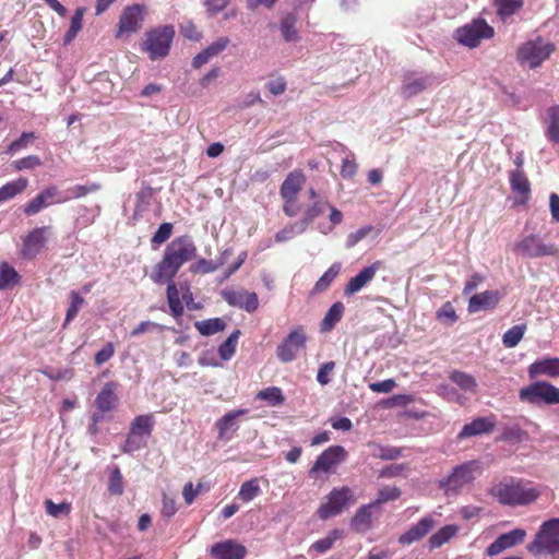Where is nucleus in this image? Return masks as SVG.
Here are the masks:
<instances>
[{
  "label": "nucleus",
  "instance_id": "nucleus-27",
  "mask_svg": "<svg viewBox=\"0 0 559 559\" xmlns=\"http://www.w3.org/2000/svg\"><path fill=\"white\" fill-rule=\"evenodd\" d=\"M246 409H236L225 414L216 421L218 439L228 440L231 435L238 429L237 418L245 415Z\"/></svg>",
  "mask_w": 559,
  "mask_h": 559
},
{
  "label": "nucleus",
  "instance_id": "nucleus-47",
  "mask_svg": "<svg viewBox=\"0 0 559 559\" xmlns=\"http://www.w3.org/2000/svg\"><path fill=\"white\" fill-rule=\"evenodd\" d=\"M85 300L76 290L70 292V305L67 309L63 328H66L79 313Z\"/></svg>",
  "mask_w": 559,
  "mask_h": 559
},
{
  "label": "nucleus",
  "instance_id": "nucleus-43",
  "mask_svg": "<svg viewBox=\"0 0 559 559\" xmlns=\"http://www.w3.org/2000/svg\"><path fill=\"white\" fill-rule=\"evenodd\" d=\"M450 380L457 384L462 390L475 392L477 388L476 379L466 372L454 370L449 376Z\"/></svg>",
  "mask_w": 559,
  "mask_h": 559
},
{
  "label": "nucleus",
  "instance_id": "nucleus-54",
  "mask_svg": "<svg viewBox=\"0 0 559 559\" xmlns=\"http://www.w3.org/2000/svg\"><path fill=\"white\" fill-rule=\"evenodd\" d=\"M108 491L111 495L120 496L123 492V479L119 467H115L109 476Z\"/></svg>",
  "mask_w": 559,
  "mask_h": 559
},
{
  "label": "nucleus",
  "instance_id": "nucleus-2",
  "mask_svg": "<svg viewBox=\"0 0 559 559\" xmlns=\"http://www.w3.org/2000/svg\"><path fill=\"white\" fill-rule=\"evenodd\" d=\"M490 496L503 506H526L536 501L540 491L522 480L501 481L489 489Z\"/></svg>",
  "mask_w": 559,
  "mask_h": 559
},
{
  "label": "nucleus",
  "instance_id": "nucleus-42",
  "mask_svg": "<svg viewBox=\"0 0 559 559\" xmlns=\"http://www.w3.org/2000/svg\"><path fill=\"white\" fill-rule=\"evenodd\" d=\"M547 114L549 117V123L546 136L549 141L559 144V105L549 107Z\"/></svg>",
  "mask_w": 559,
  "mask_h": 559
},
{
  "label": "nucleus",
  "instance_id": "nucleus-45",
  "mask_svg": "<svg viewBox=\"0 0 559 559\" xmlns=\"http://www.w3.org/2000/svg\"><path fill=\"white\" fill-rule=\"evenodd\" d=\"M526 324H516L509 329L502 336V344L507 348L515 347L523 338Z\"/></svg>",
  "mask_w": 559,
  "mask_h": 559
},
{
  "label": "nucleus",
  "instance_id": "nucleus-63",
  "mask_svg": "<svg viewBox=\"0 0 559 559\" xmlns=\"http://www.w3.org/2000/svg\"><path fill=\"white\" fill-rule=\"evenodd\" d=\"M229 44L228 37H219L217 40L213 41L210 46H207L204 51L207 53L210 58H213L214 56H217L223 50L226 49V47Z\"/></svg>",
  "mask_w": 559,
  "mask_h": 559
},
{
  "label": "nucleus",
  "instance_id": "nucleus-39",
  "mask_svg": "<svg viewBox=\"0 0 559 559\" xmlns=\"http://www.w3.org/2000/svg\"><path fill=\"white\" fill-rule=\"evenodd\" d=\"M329 206L328 202L317 201L310 205L304 213L300 224V233L304 231L317 217L322 215Z\"/></svg>",
  "mask_w": 559,
  "mask_h": 559
},
{
  "label": "nucleus",
  "instance_id": "nucleus-52",
  "mask_svg": "<svg viewBox=\"0 0 559 559\" xmlns=\"http://www.w3.org/2000/svg\"><path fill=\"white\" fill-rule=\"evenodd\" d=\"M401 489L399 487H383L379 490L378 492V497L374 501H372L371 503L374 506V507H379L385 502H389V501H393V500H396L401 497Z\"/></svg>",
  "mask_w": 559,
  "mask_h": 559
},
{
  "label": "nucleus",
  "instance_id": "nucleus-57",
  "mask_svg": "<svg viewBox=\"0 0 559 559\" xmlns=\"http://www.w3.org/2000/svg\"><path fill=\"white\" fill-rule=\"evenodd\" d=\"M41 165V160L36 155H28L13 162L15 170L21 171L25 169H34Z\"/></svg>",
  "mask_w": 559,
  "mask_h": 559
},
{
  "label": "nucleus",
  "instance_id": "nucleus-35",
  "mask_svg": "<svg viewBox=\"0 0 559 559\" xmlns=\"http://www.w3.org/2000/svg\"><path fill=\"white\" fill-rule=\"evenodd\" d=\"M28 186V180L20 177L16 180L10 181L0 188V203H3L15 195L22 193Z\"/></svg>",
  "mask_w": 559,
  "mask_h": 559
},
{
  "label": "nucleus",
  "instance_id": "nucleus-28",
  "mask_svg": "<svg viewBox=\"0 0 559 559\" xmlns=\"http://www.w3.org/2000/svg\"><path fill=\"white\" fill-rule=\"evenodd\" d=\"M376 508L371 502L360 507L350 521L352 528L357 533H366L372 526V512Z\"/></svg>",
  "mask_w": 559,
  "mask_h": 559
},
{
  "label": "nucleus",
  "instance_id": "nucleus-21",
  "mask_svg": "<svg viewBox=\"0 0 559 559\" xmlns=\"http://www.w3.org/2000/svg\"><path fill=\"white\" fill-rule=\"evenodd\" d=\"M510 187L518 195L516 203L525 205L531 199V183L523 169H514L509 173Z\"/></svg>",
  "mask_w": 559,
  "mask_h": 559
},
{
  "label": "nucleus",
  "instance_id": "nucleus-1",
  "mask_svg": "<svg viewBox=\"0 0 559 559\" xmlns=\"http://www.w3.org/2000/svg\"><path fill=\"white\" fill-rule=\"evenodd\" d=\"M197 246L189 235L179 236L167 245L162 260L154 266L150 277L156 284L167 283L166 297L170 314L175 319L183 316L180 290L174 278L180 267L197 255Z\"/></svg>",
  "mask_w": 559,
  "mask_h": 559
},
{
  "label": "nucleus",
  "instance_id": "nucleus-13",
  "mask_svg": "<svg viewBox=\"0 0 559 559\" xmlns=\"http://www.w3.org/2000/svg\"><path fill=\"white\" fill-rule=\"evenodd\" d=\"M48 229L46 226L36 227L22 238L21 254L24 259L33 260L41 252L47 241Z\"/></svg>",
  "mask_w": 559,
  "mask_h": 559
},
{
  "label": "nucleus",
  "instance_id": "nucleus-41",
  "mask_svg": "<svg viewBox=\"0 0 559 559\" xmlns=\"http://www.w3.org/2000/svg\"><path fill=\"white\" fill-rule=\"evenodd\" d=\"M342 537H343V531L337 530V528L332 530L328 534V536L313 543L310 547V551L314 550L318 554H324V552L329 551L333 547L334 543L336 540L341 539Z\"/></svg>",
  "mask_w": 559,
  "mask_h": 559
},
{
  "label": "nucleus",
  "instance_id": "nucleus-48",
  "mask_svg": "<svg viewBox=\"0 0 559 559\" xmlns=\"http://www.w3.org/2000/svg\"><path fill=\"white\" fill-rule=\"evenodd\" d=\"M261 489L259 486L258 478H252L250 480L245 481L239 489L238 498L243 502H249L253 500L259 493Z\"/></svg>",
  "mask_w": 559,
  "mask_h": 559
},
{
  "label": "nucleus",
  "instance_id": "nucleus-60",
  "mask_svg": "<svg viewBox=\"0 0 559 559\" xmlns=\"http://www.w3.org/2000/svg\"><path fill=\"white\" fill-rule=\"evenodd\" d=\"M146 441L142 438L133 435L131 431H129L127 440L122 447V452L124 453H132L134 451L140 450L141 448L145 447Z\"/></svg>",
  "mask_w": 559,
  "mask_h": 559
},
{
  "label": "nucleus",
  "instance_id": "nucleus-23",
  "mask_svg": "<svg viewBox=\"0 0 559 559\" xmlns=\"http://www.w3.org/2000/svg\"><path fill=\"white\" fill-rule=\"evenodd\" d=\"M118 384L114 381L105 383L102 388L100 392L97 394L95 399V405L97 409L100 412V416L94 414V421H98L104 413L110 412L115 408L118 397L116 395Z\"/></svg>",
  "mask_w": 559,
  "mask_h": 559
},
{
  "label": "nucleus",
  "instance_id": "nucleus-14",
  "mask_svg": "<svg viewBox=\"0 0 559 559\" xmlns=\"http://www.w3.org/2000/svg\"><path fill=\"white\" fill-rule=\"evenodd\" d=\"M436 78L432 74H419L417 72H407L404 75L401 93L404 97L411 98L426 91L436 84Z\"/></svg>",
  "mask_w": 559,
  "mask_h": 559
},
{
  "label": "nucleus",
  "instance_id": "nucleus-49",
  "mask_svg": "<svg viewBox=\"0 0 559 559\" xmlns=\"http://www.w3.org/2000/svg\"><path fill=\"white\" fill-rule=\"evenodd\" d=\"M257 399L266 401L271 406H277L284 403V395L280 388L271 386L264 390H261L257 394Z\"/></svg>",
  "mask_w": 559,
  "mask_h": 559
},
{
  "label": "nucleus",
  "instance_id": "nucleus-62",
  "mask_svg": "<svg viewBox=\"0 0 559 559\" xmlns=\"http://www.w3.org/2000/svg\"><path fill=\"white\" fill-rule=\"evenodd\" d=\"M115 355V346L111 342H108L102 349H99L95 356L94 361L96 366H102L107 362Z\"/></svg>",
  "mask_w": 559,
  "mask_h": 559
},
{
  "label": "nucleus",
  "instance_id": "nucleus-15",
  "mask_svg": "<svg viewBox=\"0 0 559 559\" xmlns=\"http://www.w3.org/2000/svg\"><path fill=\"white\" fill-rule=\"evenodd\" d=\"M223 299L231 307H237L247 312H254L259 308L258 295L245 289H224Z\"/></svg>",
  "mask_w": 559,
  "mask_h": 559
},
{
  "label": "nucleus",
  "instance_id": "nucleus-61",
  "mask_svg": "<svg viewBox=\"0 0 559 559\" xmlns=\"http://www.w3.org/2000/svg\"><path fill=\"white\" fill-rule=\"evenodd\" d=\"M335 369V362L333 360L322 364L317 373V381L321 385H326L331 382V373Z\"/></svg>",
  "mask_w": 559,
  "mask_h": 559
},
{
  "label": "nucleus",
  "instance_id": "nucleus-26",
  "mask_svg": "<svg viewBox=\"0 0 559 559\" xmlns=\"http://www.w3.org/2000/svg\"><path fill=\"white\" fill-rule=\"evenodd\" d=\"M305 181L306 177L301 170L298 169L289 173L280 189L282 199H297Z\"/></svg>",
  "mask_w": 559,
  "mask_h": 559
},
{
  "label": "nucleus",
  "instance_id": "nucleus-29",
  "mask_svg": "<svg viewBox=\"0 0 559 559\" xmlns=\"http://www.w3.org/2000/svg\"><path fill=\"white\" fill-rule=\"evenodd\" d=\"M233 251L226 249L216 260H206L202 258L190 266V271L194 274L212 273L223 266Z\"/></svg>",
  "mask_w": 559,
  "mask_h": 559
},
{
  "label": "nucleus",
  "instance_id": "nucleus-64",
  "mask_svg": "<svg viewBox=\"0 0 559 559\" xmlns=\"http://www.w3.org/2000/svg\"><path fill=\"white\" fill-rule=\"evenodd\" d=\"M526 436L525 431H523L519 426L504 428L501 433V440L504 441H521Z\"/></svg>",
  "mask_w": 559,
  "mask_h": 559
},
{
  "label": "nucleus",
  "instance_id": "nucleus-9",
  "mask_svg": "<svg viewBox=\"0 0 559 559\" xmlns=\"http://www.w3.org/2000/svg\"><path fill=\"white\" fill-rule=\"evenodd\" d=\"M307 334L302 325H296L276 347V357L282 362H290L306 348Z\"/></svg>",
  "mask_w": 559,
  "mask_h": 559
},
{
  "label": "nucleus",
  "instance_id": "nucleus-30",
  "mask_svg": "<svg viewBox=\"0 0 559 559\" xmlns=\"http://www.w3.org/2000/svg\"><path fill=\"white\" fill-rule=\"evenodd\" d=\"M154 424L153 414L139 415L132 420L129 431L146 441L152 435Z\"/></svg>",
  "mask_w": 559,
  "mask_h": 559
},
{
  "label": "nucleus",
  "instance_id": "nucleus-38",
  "mask_svg": "<svg viewBox=\"0 0 559 559\" xmlns=\"http://www.w3.org/2000/svg\"><path fill=\"white\" fill-rule=\"evenodd\" d=\"M341 272V263H333L324 274L317 281L312 288V294H319L326 290Z\"/></svg>",
  "mask_w": 559,
  "mask_h": 559
},
{
  "label": "nucleus",
  "instance_id": "nucleus-36",
  "mask_svg": "<svg viewBox=\"0 0 559 559\" xmlns=\"http://www.w3.org/2000/svg\"><path fill=\"white\" fill-rule=\"evenodd\" d=\"M86 12L84 7H80L75 10L73 16L71 17L70 27L63 36V45H70L74 38L78 36L79 32L83 27V17Z\"/></svg>",
  "mask_w": 559,
  "mask_h": 559
},
{
  "label": "nucleus",
  "instance_id": "nucleus-59",
  "mask_svg": "<svg viewBox=\"0 0 559 559\" xmlns=\"http://www.w3.org/2000/svg\"><path fill=\"white\" fill-rule=\"evenodd\" d=\"M180 290L182 292L180 301L182 305L185 304L189 310H200L202 308L200 302H194L193 293L188 284H182Z\"/></svg>",
  "mask_w": 559,
  "mask_h": 559
},
{
  "label": "nucleus",
  "instance_id": "nucleus-44",
  "mask_svg": "<svg viewBox=\"0 0 559 559\" xmlns=\"http://www.w3.org/2000/svg\"><path fill=\"white\" fill-rule=\"evenodd\" d=\"M154 191L150 186L142 187L135 194L134 215H141L151 204Z\"/></svg>",
  "mask_w": 559,
  "mask_h": 559
},
{
  "label": "nucleus",
  "instance_id": "nucleus-34",
  "mask_svg": "<svg viewBox=\"0 0 559 559\" xmlns=\"http://www.w3.org/2000/svg\"><path fill=\"white\" fill-rule=\"evenodd\" d=\"M227 323L222 318L206 319L202 321H195L194 328L203 336H211L226 329Z\"/></svg>",
  "mask_w": 559,
  "mask_h": 559
},
{
  "label": "nucleus",
  "instance_id": "nucleus-6",
  "mask_svg": "<svg viewBox=\"0 0 559 559\" xmlns=\"http://www.w3.org/2000/svg\"><path fill=\"white\" fill-rule=\"evenodd\" d=\"M519 397L522 402L533 405H555L559 404V389L549 382L536 381L522 388Z\"/></svg>",
  "mask_w": 559,
  "mask_h": 559
},
{
  "label": "nucleus",
  "instance_id": "nucleus-31",
  "mask_svg": "<svg viewBox=\"0 0 559 559\" xmlns=\"http://www.w3.org/2000/svg\"><path fill=\"white\" fill-rule=\"evenodd\" d=\"M528 374L534 378L539 374H546L549 377L559 376V358H547L535 361L528 368Z\"/></svg>",
  "mask_w": 559,
  "mask_h": 559
},
{
  "label": "nucleus",
  "instance_id": "nucleus-40",
  "mask_svg": "<svg viewBox=\"0 0 559 559\" xmlns=\"http://www.w3.org/2000/svg\"><path fill=\"white\" fill-rule=\"evenodd\" d=\"M240 330H235L219 346L218 355L223 360H229L236 353Z\"/></svg>",
  "mask_w": 559,
  "mask_h": 559
},
{
  "label": "nucleus",
  "instance_id": "nucleus-3",
  "mask_svg": "<svg viewBox=\"0 0 559 559\" xmlns=\"http://www.w3.org/2000/svg\"><path fill=\"white\" fill-rule=\"evenodd\" d=\"M481 464L479 461L473 460L456 465L450 475L442 478L438 483L439 489L443 490L444 495L456 496L461 490L468 485H472L476 476L481 473Z\"/></svg>",
  "mask_w": 559,
  "mask_h": 559
},
{
  "label": "nucleus",
  "instance_id": "nucleus-19",
  "mask_svg": "<svg viewBox=\"0 0 559 559\" xmlns=\"http://www.w3.org/2000/svg\"><path fill=\"white\" fill-rule=\"evenodd\" d=\"M210 555L214 559H243L247 548L235 539H226L212 545Z\"/></svg>",
  "mask_w": 559,
  "mask_h": 559
},
{
  "label": "nucleus",
  "instance_id": "nucleus-7",
  "mask_svg": "<svg viewBox=\"0 0 559 559\" xmlns=\"http://www.w3.org/2000/svg\"><path fill=\"white\" fill-rule=\"evenodd\" d=\"M555 49L556 47L552 43H545L539 37L536 40H530L520 47L518 51V60L534 69L547 60Z\"/></svg>",
  "mask_w": 559,
  "mask_h": 559
},
{
  "label": "nucleus",
  "instance_id": "nucleus-58",
  "mask_svg": "<svg viewBox=\"0 0 559 559\" xmlns=\"http://www.w3.org/2000/svg\"><path fill=\"white\" fill-rule=\"evenodd\" d=\"M174 226L171 223H163L157 231L153 235L151 241L153 245H162L167 241L173 234Z\"/></svg>",
  "mask_w": 559,
  "mask_h": 559
},
{
  "label": "nucleus",
  "instance_id": "nucleus-8",
  "mask_svg": "<svg viewBox=\"0 0 559 559\" xmlns=\"http://www.w3.org/2000/svg\"><path fill=\"white\" fill-rule=\"evenodd\" d=\"M493 35V28L483 19L473 20L455 31L456 40L469 48L477 47L481 39H490Z\"/></svg>",
  "mask_w": 559,
  "mask_h": 559
},
{
  "label": "nucleus",
  "instance_id": "nucleus-17",
  "mask_svg": "<svg viewBox=\"0 0 559 559\" xmlns=\"http://www.w3.org/2000/svg\"><path fill=\"white\" fill-rule=\"evenodd\" d=\"M143 13L144 7L141 4L126 7L119 19L116 37L123 33H135L143 22Z\"/></svg>",
  "mask_w": 559,
  "mask_h": 559
},
{
  "label": "nucleus",
  "instance_id": "nucleus-22",
  "mask_svg": "<svg viewBox=\"0 0 559 559\" xmlns=\"http://www.w3.org/2000/svg\"><path fill=\"white\" fill-rule=\"evenodd\" d=\"M382 262L376 261L371 265L362 269L356 276L352 277L344 287V295L349 297L358 293L365 285L373 280L377 272L381 269Z\"/></svg>",
  "mask_w": 559,
  "mask_h": 559
},
{
  "label": "nucleus",
  "instance_id": "nucleus-10",
  "mask_svg": "<svg viewBox=\"0 0 559 559\" xmlns=\"http://www.w3.org/2000/svg\"><path fill=\"white\" fill-rule=\"evenodd\" d=\"M328 501L318 509V515L322 520L335 516L354 502L353 491L349 487L333 488L328 495Z\"/></svg>",
  "mask_w": 559,
  "mask_h": 559
},
{
  "label": "nucleus",
  "instance_id": "nucleus-51",
  "mask_svg": "<svg viewBox=\"0 0 559 559\" xmlns=\"http://www.w3.org/2000/svg\"><path fill=\"white\" fill-rule=\"evenodd\" d=\"M35 133L34 132H23L19 139L14 140L8 147L5 153L13 155L21 150H24L28 147L33 141L35 140Z\"/></svg>",
  "mask_w": 559,
  "mask_h": 559
},
{
  "label": "nucleus",
  "instance_id": "nucleus-53",
  "mask_svg": "<svg viewBox=\"0 0 559 559\" xmlns=\"http://www.w3.org/2000/svg\"><path fill=\"white\" fill-rule=\"evenodd\" d=\"M46 512L52 518H59L60 515L68 516L71 513L72 506L70 502L63 501L56 504L52 500L47 499L45 501Z\"/></svg>",
  "mask_w": 559,
  "mask_h": 559
},
{
  "label": "nucleus",
  "instance_id": "nucleus-18",
  "mask_svg": "<svg viewBox=\"0 0 559 559\" xmlns=\"http://www.w3.org/2000/svg\"><path fill=\"white\" fill-rule=\"evenodd\" d=\"M525 536L526 532L522 528H515L508 533L501 534L486 548V555L489 557L498 556L504 550L523 543Z\"/></svg>",
  "mask_w": 559,
  "mask_h": 559
},
{
  "label": "nucleus",
  "instance_id": "nucleus-24",
  "mask_svg": "<svg viewBox=\"0 0 559 559\" xmlns=\"http://www.w3.org/2000/svg\"><path fill=\"white\" fill-rule=\"evenodd\" d=\"M500 294L498 290H486L475 294L469 298L468 311L471 313L481 310L493 309L500 301Z\"/></svg>",
  "mask_w": 559,
  "mask_h": 559
},
{
  "label": "nucleus",
  "instance_id": "nucleus-5",
  "mask_svg": "<svg viewBox=\"0 0 559 559\" xmlns=\"http://www.w3.org/2000/svg\"><path fill=\"white\" fill-rule=\"evenodd\" d=\"M175 34V28L171 25L150 29L141 43V50L146 52L151 60L163 59L169 53Z\"/></svg>",
  "mask_w": 559,
  "mask_h": 559
},
{
  "label": "nucleus",
  "instance_id": "nucleus-56",
  "mask_svg": "<svg viewBox=\"0 0 559 559\" xmlns=\"http://www.w3.org/2000/svg\"><path fill=\"white\" fill-rule=\"evenodd\" d=\"M100 189L99 183H91V185H76L73 188L69 189L68 192L70 193V197L67 199H79L82 197H85L86 194L96 192Z\"/></svg>",
  "mask_w": 559,
  "mask_h": 559
},
{
  "label": "nucleus",
  "instance_id": "nucleus-11",
  "mask_svg": "<svg viewBox=\"0 0 559 559\" xmlns=\"http://www.w3.org/2000/svg\"><path fill=\"white\" fill-rule=\"evenodd\" d=\"M347 457V452L342 445H331L325 449L316 460L309 471L312 477L319 472L330 473L335 466L344 462Z\"/></svg>",
  "mask_w": 559,
  "mask_h": 559
},
{
  "label": "nucleus",
  "instance_id": "nucleus-25",
  "mask_svg": "<svg viewBox=\"0 0 559 559\" xmlns=\"http://www.w3.org/2000/svg\"><path fill=\"white\" fill-rule=\"evenodd\" d=\"M496 426L495 416L490 417H478L472 420L469 424L464 425L459 433V438H469L484 433H489Z\"/></svg>",
  "mask_w": 559,
  "mask_h": 559
},
{
  "label": "nucleus",
  "instance_id": "nucleus-46",
  "mask_svg": "<svg viewBox=\"0 0 559 559\" xmlns=\"http://www.w3.org/2000/svg\"><path fill=\"white\" fill-rule=\"evenodd\" d=\"M20 281L19 273L9 263L0 264V289H5L17 284Z\"/></svg>",
  "mask_w": 559,
  "mask_h": 559
},
{
  "label": "nucleus",
  "instance_id": "nucleus-33",
  "mask_svg": "<svg viewBox=\"0 0 559 559\" xmlns=\"http://www.w3.org/2000/svg\"><path fill=\"white\" fill-rule=\"evenodd\" d=\"M298 17L295 13H287L280 22V31L286 41H298L299 32L296 27Z\"/></svg>",
  "mask_w": 559,
  "mask_h": 559
},
{
  "label": "nucleus",
  "instance_id": "nucleus-16",
  "mask_svg": "<svg viewBox=\"0 0 559 559\" xmlns=\"http://www.w3.org/2000/svg\"><path fill=\"white\" fill-rule=\"evenodd\" d=\"M58 195L59 190L56 186L46 187L25 204L23 209L24 214L26 216H34L49 205L68 201V199H56Z\"/></svg>",
  "mask_w": 559,
  "mask_h": 559
},
{
  "label": "nucleus",
  "instance_id": "nucleus-37",
  "mask_svg": "<svg viewBox=\"0 0 559 559\" xmlns=\"http://www.w3.org/2000/svg\"><path fill=\"white\" fill-rule=\"evenodd\" d=\"M457 533L455 525H445L438 530L428 539L429 549L433 550L448 543Z\"/></svg>",
  "mask_w": 559,
  "mask_h": 559
},
{
  "label": "nucleus",
  "instance_id": "nucleus-50",
  "mask_svg": "<svg viewBox=\"0 0 559 559\" xmlns=\"http://www.w3.org/2000/svg\"><path fill=\"white\" fill-rule=\"evenodd\" d=\"M498 14L506 19L513 15L523 5L522 0H496Z\"/></svg>",
  "mask_w": 559,
  "mask_h": 559
},
{
  "label": "nucleus",
  "instance_id": "nucleus-20",
  "mask_svg": "<svg viewBox=\"0 0 559 559\" xmlns=\"http://www.w3.org/2000/svg\"><path fill=\"white\" fill-rule=\"evenodd\" d=\"M436 520L432 516H425L416 524L412 525L404 534L399 537V543L403 546L423 539L435 526Z\"/></svg>",
  "mask_w": 559,
  "mask_h": 559
},
{
  "label": "nucleus",
  "instance_id": "nucleus-4",
  "mask_svg": "<svg viewBox=\"0 0 559 559\" xmlns=\"http://www.w3.org/2000/svg\"><path fill=\"white\" fill-rule=\"evenodd\" d=\"M526 549L534 557L559 554V519L544 522Z\"/></svg>",
  "mask_w": 559,
  "mask_h": 559
},
{
  "label": "nucleus",
  "instance_id": "nucleus-32",
  "mask_svg": "<svg viewBox=\"0 0 559 559\" xmlns=\"http://www.w3.org/2000/svg\"><path fill=\"white\" fill-rule=\"evenodd\" d=\"M345 306L342 301L334 302L329 310L326 311L323 320L320 324L321 332H330L334 329L336 323H338L344 314Z\"/></svg>",
  "mask_w": 559,
  "mask_h": 559
},
{
  "label": "nucleus",
  "instance_id": "nucleus-12",
  "mask_svg": "<svg viewBox=\"0 0 559 559\" xmlns=\"http://www.w3.org/2000/svg\"><path fill=\"white\" fill-rule=\"evenodd\" d=\"M514 250L526 258H539L558 254V248L555 245L544 243L536 235L524 237L515 245Z\"/></svg>",
  "mask_w": 559,
  "mask_h": 559
},
{
  "label": "nucleus",
  "instance_id": "nucleus-55",
  "mask_svg": "<svg viewBox=\"0 0 559 559\" xmlns=\"http://www.w3.org/2000/svg\"><path fill=\"white\" fill-rule=\"evenodd\" d=\"M437 319L448 324H453L457 321L459 317L452 304L447 301L437 311Z\"/></svg>",
  "mask_w": 559,
  "mask_h": 559
}]
</instances>
